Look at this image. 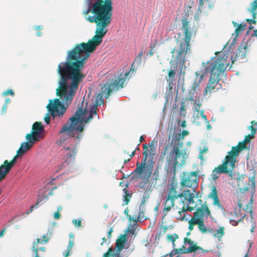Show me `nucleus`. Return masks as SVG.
Listing matches in <instances>:
<instances>
[{
  "mask_svg": "<svg viewBox=\"0 0 257 257\" xmlns=\"http://www.w3.org/2000/svg\"><path fill=\"white\" fill-rule=\"evenodd\" d=\"M92 13L93 16L85 17V19L90 23H96V35L87 43H82L68 51L65 61L58 65L59 83L61 86H67L68 98L75 94L79 84L83 81L86 74L83 72V69L86 60L90 53L101 43L107 32L106 27L111 22L112 12L97 11Z\"/></svg>",
  "mask_w": 257,
  "mask_h": 257,
  "instance_id": "1",
  "label": "nucleus"
},
{
  "mask_svg": "<svg viewBox=\"0 0 257 257\" xmlns=\"http://www.w3.org/2000/svg\"><path fill=\"white\" fill-rule=\"evenodd\" d=\"M232 23L234 27L237 26L235 30V37L233 38L231 43L229 41L227 42L221 52H216V56L212 57L209 61H207L205 64L202 63L203 66L200 72H196L197 78L187 95V98L191 101V103H193L194 113L192 121L196 122L197 125L200 124L198 120L200 116L199 110L202 105L199 98L197 99L198 92L200 89L199 83L201 81L205 79L208 75H210L209 82L205 88L204 94L206 95L207 92H211L215 88V86L218 84L221 86V84L218 83V81L220 79V75L224 71L229 64L227 59L230 57L233 63L236 59H242L246 55V49L248 46L247 42H242L236 51L232 54L234 47L236 44V38L244 30L246 26L245 24H237L234 21H232Z\"/></svg>",
  "mask_w": 257,
  "mask_h": 257,
  "instance_id": "2",
  "label": "nucleus"
},
{
  "mask_svg": "<svg viewBox=\"0 0 257 257\" xmlns=\"http://www.w3.org/2000/svg\"><path fill=\"white\" fill-rule=\"evenodd\" d=\"M86 110V108L84 109L82 106L79 107L60 132V134H65L68 137L67 144L64 147L65 150L64 162L59 166L60 170L65 165H70L74 161L77 152L76 148L83 136L81 133L84 129V124L90 122L93 118L92 116L89 115L88 117L84 116Z\"/></svg>",
  "mask_w": 257,
  "mask_h": 257,
  "instance_id": "3",
  "label": "nucleus"
},
{
  "mask_svg": "<svg viewBox=\"0 0 257 257\" xmlns=\"http://www.w3.org/2000/svg\"><path fill=\"white\" fill-rule=\"evenodd\" d=\"M58 87L56 89V94L59 96L62 100H60L59 98L50 99L49 103L47 105L48 112L45 114L44 119L45 122L49 124L50 121V115L53 118L58 116L62 117L63 114L65 112L68 105L70 104L72 100L75 95L71 97H67L69 94V90L66 85L64 87L61 86L58 82Z\"/></svg>",
  "mask_w": 257,
  "mask_h": 257,
  "instance_id": "4",
  "label": "nucleus"
},
{
  "mask_svg": "<svg viewBox=\"0 0 257 257\" xmlns=\"http://www.w3.org/2000/svg\"><path fill=\"white\" fill-rule=\"evenodd\" d=\"M181 134L174 133L172 136L171 145H173L168 160L169 169L174 175L177 165L183 166L188 157L189 151L187 148H183V143L180 141Z\"/></svg>",
  "mask_w": 257,
  "mask_h": 257,
  "instance_id": "5",
  "label": "nucleus"
},
{
  "mask_svg": "<svg viewBox=\"0 0 257 257\" xmlns=\"http://www.w3.org/2000/svg\"><path fill=\"white\" fill-rule=\"evenodd\" d=\"M124 81L125 79H123L121 76L109 79L106 83L101 87V92L96 97L95 102L90 107L89 115L92 117L93 115H97L99 118V115L96 112V107L104 103L103 96L107 98L112 92L122 88V84Z\"/></svg>",
  "mask_w": 257,
  "mask_h": 257,
  "instance_id": "6",
  "label": "nucleus"
},
{
  "mask_svg": "<svg viewBox=\"0 0 257 257\" xmlns=\"http://www.w3.org/2000/svg\"><path fill=\"white\" fill-rule=\"evenodd\" d=\"M182 24V31L185 35V38L184 42H181L180 44L179 51L176 57V61L177 65L182 67L185 62V56L187 51L190 48L189 42L191 40V33L189 31L190 27H189V22L187 19H183Z\"/></svg>",
  "mask_w": 257,
  "mask_h": 257,
  "instance_id": "7",
  "label": "nucleus"
},
{
  "mask_svg": "<svg viewBox=\"0 0 257 257\" xmlns=\"http://www.w3.org/2000/svg\"><path fill=\"white\" fill-rule=\"evenodd\" d=\"M85 0L87 9L83 12L86 15L90 12H95L97 11L112 12L113 7L112 0Z\"/></svg>",
  "mask_w": 257,
  "mask_h": 257,
  "instance_id": "8",
  "label": "nucleus"
},
{
  "mask_svg": "<svg viewBox=\"0 0 257 257\" xmlns=\"http://www.w3.org/2000/svg\"><path fill=\"white\" fill-rule=\"evenodd\" d=\"M44 138L43 133L40 130H32L30 133H28L26 136L27 142L21 143V146L17 151V156L24 155L37 142Z\"/></svg>",
  "mask_w": 257,
  "mask_h": 257,
  "instance_id": "9",
  "label": "nucleus"
},
{
  "mask_svg": "<svg viewBox=\"0 0 257 257\" xmlns=\"http://www.w3.org/2000/svg\"><path fill=\"white\" fill-rule=\"evenodd\" d=\"M128 237L126 234H120L115 242V248L113 247H110L107 252L105 253L102 257H122L120 254L121 251L123 248H128L129 244H127Z\"/></svg>",
  "mask_w": 257,
  "mask_h": 257,
  "instance_id": "10",
  "label": "nucleus"
},
{
  "mask_svg": "<svg viewBox=\"0 0 257 257\" xmlns=\"http://www.w3.org/2000/svg\"><path fill=\"white\" fill-rule=\"evenodd\" d=\"M181 177L180 183L182 186L191 188L193 192H195V189L198 187L199 182L197 173L194 172L188 173L183 172Z\"/></svg>",
  "mask_w": 257,
  "mask_h": 257,
  "instance_id": "11",
  "label": "nucleus"
},
{
  "mask_svg": "<svg viewBox=\"0 0 257 257\" xmlns=\"http://www.w3.org/2000/svg\"><path fill=\"white\" fill-rule=\"evenodd\" d=\"M244 148V141H243L240 145L232 147L231 151L228 152V155L226 156L224 162H227V165L229 166L230 170H233L234 168L236 157Z\"/></svg>",
  "mask_w": 257,
  "mask_h": 257,
  "instance_id": "12",
  "label": "nucleus"
},
{
  "mask_svg": "<svg viewBox=\"0 0 257 257\" xmlns=\"http://www.w3.org/2000/svg\"><path fill=\"white\" fill-rule=\"evenodd\" d=\"M193 217L196 222L199 220H204L205 218H207L209 215H210V212L206 204H203L200 207L196 208V211L194 213Z\"/></svg>",
  "mask_w": 257,
  "mask_h": 257,
  "instance_id": "13",
  "label": "nucleus"
},
{
  "mask_svg": "<svg viewBox=\"0 0 257 257\" xmlns=\"http://www.w3.org/2000/svg\"><path fill=\"white\" fill-rule=\"evenodd\" d=\"M232 170L230 172L229 166L227 165V162H223L222 166H219L217 168H215L211 174L212 178L214 180H216L219 177V174L228 173L230 176H232Z\"/></svg>",
  "mask_w": 257,
  "mask_h": 257,
  "instance_id": "14",
  "label": "nucleus"
},
{
  "mask_svg": "<svg viewBox=\"0 0 257 257\" xmlns=\"http://www.w3.org/2000/svg\"><path fill=\"white\" fill-rule=\"evenodd\" d=\"M142 55V52H141L138 55V56L135 58V60L132 65V67L131 68V69L130 71L125 72L123 75L122 74V72H121L119 74H117V75H116V76L114 75L113 78L121 76L123 79H125V81H124V82H123V84H122V85H123V84L125 82V81L128 77V75H129L130 72L132 70H133V71H134L135 70V68L136 65H137V66H138L141 64Z\"/></svg>",
  "mask_w": 257,
  "mask_h": 257,
  "instance_id": "15",
  "label": "nucleus"
},
{
  "mask_svg": "<svg viewBox=\"0 0 257 257\" xmlns=\"http://www.w3.org/2000/svg\"><path fill=\"white\" fill-rule=\"evenodd\" d=\"M182 198L188 201V205H192L194 203V198H197L198 196V192H193L192 190H185L181 193Z\"/></svg>",
  "mask_w": 257,
  "mask_h": 257,
  "instance_id": "16",
  "label": "nucleus"
},
{
  "mask_svg": "<svg viewBox=\"0 0 257 257\" xmlns=\"http://www.w3.org/2000/svg\"><path fill=\"white\" fill-rule=\"evenodd\" d=\"M140 164L141 167L142 166V175L143 178L150 177L153 169L152 165H146V163H141Z\"/></svg>",
  "mask_w": 257,
  "mask_h": 257,
  "instance_id": "17",
  "label": "nucleus"
},
{
  "mask_svg": "<svg viewBox=\"0 0 257 257\" xmlns=\"http://www.w3.org/2000/svg\"><path fill=\"white\" fill-rule=\"evenodd\" d=\"M142 166L141 167L139 162H137L136 168L132 172L130 175V179L133 180L140 178L142 174Z\"/></svg>",
  "mask_w": 257,
  "mask_h": 257,
  "instance_id": "18",
  "label": "nucleus"
},
{
  "mask_svg": "<svg viewBox=\"0 0 257 257\" xmlns=\"http://www.w3.org/2000/svg\"><path fill=\"white\" fill-rule=\"evenodd\" d=\"M216 0H200L198 8L199 10H201L202 8H207L209 9H211Z\"/></svg>",
  "mask_w": 257,
  "mask_h": 257,
  "instance_id": "19",
  "label": "nucleus"
},
{
  "mask_svg": "<svg viewBox=\"0 0 257 257\" xmlns=\"http://www.w3.org/2000/svg\"><path fill=\"white\" fill-rule=\"evenodd\" d=\"M257 8V0H254L253 2H252L251 4V9L249 10L251 12L252 15V19H247L246 22H248L249 24H256V21H255V13L254 11L256 10V8Z\"/></svg>",
  "mask_w": 257,
  "mask_h": 257,
  "instance_id": "20",
  "label": "nucleus"
},
{
  "mask_svg": "<svg viewBox=\"0 0 257 257\" xmlns=\"http://www.w3.org/2000/svg\"><path fill=\"white\" fill-rule=\"evenodd\" d=\"M195 222V223L198 225V229L199 230L203 233H205L207 232H208L209 233H212L213 231V228H207L205 225H204V220H199V222H197L196 221V220H194Z\"/></svg>",
  "mask_w": 257,
  "mask_h": 257,
  "instance_id": "21",
  "label": "nucleus"
},
{
  "mask_svg": "<svg viewBox=\"0 0 257 257\" xmlns=\"http://www.w3.org/2000/svg\"><path fill=\"white\" fill-rule=\"evenodd\" d=\"M175 200V199L172 198L168 197V196H167V198L164 204V208L163 209L164 212H168L170 210L171 208L174 206Z\"/></svg>",
  "mask_w": 257,
  "mask_h": 257,
  "instance_id": "22",
  "label": "nucleus"
},
{
  "mask_svg": "<svg viewBox=\"0 0 257 257\" xmlns=\"http://www.w3.org/2000/svg\"><path fill=\"white\" fill-rule=\"evenodd\" d=\"M209 198L212 199L213 202H217L218 201V197L217 195V190L216 187L214 185L211 186V190L208 195Z\"/></svg>",
  "mask_w": 257,
  "mask_h": 257,
  "instance_id": "23",
  "label": "nucleus"
},
{
  "mask_svg": "<svg viewBox=\"0 0 257 257\" xmlns=\"http://www.w3.org/2000/svg\"><path fill=\"white\" fill-rule=\"evenodd\" d=\"M46 191L43 190H40L38 192L37 201L35 203L36 206H38L39 204L44 201V200H48V198L47 195L46 194Z\"/></svg>",
  "mask_w": 257,
  "mask_h": 257,
  "instance_id": "24",
  "label": "nucleus"
},
{
  "mask_svg": "<svg viewBox=\"0 0 257 257\" xmlns=\"http://www.w3.org/2000/svg\"><path fill=\"white\" fill-rule=\"evenodd\" d=\"M214 237H217L219 239L224 234V227L220 226L217 229H214L212 233Z\"/></svg>",
  "mask_w": 257,
  "mask_h": 257,
  "instance_id": "25",
  "label": "nucleus"
},
{
  "mask_svg": "<svg viewBox=\"0 0 257 257\" xmlns=\"http://www.w3.org/2000/svg\"><path fill=\"white\" fill-rule=\"evenodd\" d=\"M191 247H189L187 248H186L185 245H183L181 248L179 249H174V254H181L183 253H192Z\"/></svg>",
  "mask_w": 257,
  "mask_h": 257,
  "instance_id": "26",
  "label": "nucleus"
},
{
  "mask_svg": "<svg viewBox=\"0 0 257 257\" xmlns=\"http://www.w3.org/2000/svg\"><path fill=\"white\" fill-rule=\"evenodd\" d=\"M167 196L174 199H176L178 197H180L181 199L182 198V193H178L176 190H170Z\"/></svg>",
  "mask_w": 257,
  "mask_h": 257,
  "instance_id": "27",
  "label": "nucleus"
},
{
  "mask_svg": "<svg viewBox=\"0 0 257 257\" xmlns=\"http://www.w3.org/2000/svg\"><path fill=\"white\" fill-rule=\"evenodd\" d=\"M186 215L183 216L182 217V220H185L186 221H187L189 224L188 228L190 230H192L193 229V225L194 224H196L195 223V222L194 220H195L193 217H191L190 219H189V218H185Z\"/></svg>",
  "mask_w": 257,
  "mask_h": 257,
  "instance_id": "28",
  "label": "nucleus"
},
{
  "mask_svg": "<svg viewBox=\"0 0 257 257\" xmlns=\"http://www.w3.org/2000/svg\"><path fill=\"white\" fill-rule=\"evenodd\" d=\"M32 130H40V132L43 133L44 131V128L43 126L42 125V124L40 122H39L38 121H36L34 123L32 126Z\"/></svg>",
  "mask_w": 257,
  "mask_h": 257,
  "instance_id": "29",
  "label": "nucleus"
},
{
  "mask_svg": "<svg viewBox=\"0 0 257 257\" xmlns=\"http://www.w3.org/2000/svg\"><path fill=\"white\" fill-rule=\"evenodd\" d=\"M123 191L124 192L125 195L123 196V202H125V205H127L130 202V198L132 197V194L130 193L128 191L124 188Z\"/></svg>",
  "mask_w": 257,
  "mask_h": 257,
  "instance_id": "30",
  "label": "nucleus"
},
{
  "mask_svg": "<svg viewBox=\"0 0 257 257\" xmlns=\"http://www.w3.org/2000/svg\"><path fill=\"white\" fill-rule=\"evenodd\" d=\"M176 70L175 67H174V69H172L171 70H170V71L168 73V78H166L167 81L176 80L175 79V74Z\"/></svg>",
  "mask_w": 257,
  "mask_h": 257,
  "instance_id": "31",
  "label": "nucleus"
},
{
  "mask_svg": "<svg viewBox=\"0 0 257 257\" xmlns=\"http://www.w3.org/2000/svg\"><path fill=\"white\" fill-rule=\"evenodd\" d=\"M251 123L252 124L251 126H249L248 127V129H250L251 130V134L252 137H254V135L256 133V131L257 129V122L255 121H252L251 122Z\"/></svg>",
  "mask_w": 257,
  "mask_h": 257,
  "instance_id": "32",
  "label": "nucleus"
},
{
  "mask_svg": "<svg viewBox=\"0 0 257 257\" xmlns=\"http://www.w3.org/2000/svg\"><path fill=\"white\" fill-rule=\"evenodd\" d=\"M169 83V89L171 93L176 90V80L167 81Z\"/></svg>",
  "mask_w": 257,
  "mask_h": 257,
  "instance_id": "33",
  "label": "nucleus"
},
{
  "mask_svg": "<svg viewBox=\"0 0 257 257\" xmlns=\"http://www.w3.org/2000/svg\"><path fill=\"white\" fill-rule=\"evenodd\" d=\"M186 114V110L185 109V105L184 102H181L180 106V110L179 118H184Z\"/></svg>",
  "mask_w": 257,
  "mask_h": 257,
  "instance_id": "34",
  "label": "nucleus"
},
{
  "mask_svg": "<svg viewBox=\"0 0 257 257\" xmlns=\"http://www.w3.org/2000/svg\"><path fill=\"white\" fill-rule=\"evenodd\" d=\"M249 181L251 182L250 187H251V193L253 194L255 192V177L254 176L251 177L249 179Z\"/></svg>",
  "mask_w": 257,
  "mask_h": 257,
  "instance_id": "35",
  "label": "nucleus"
},
{
  "mask_svg": "<svg viewBox=\"0 0 257 257\" xmlns=\"http://www.w3.org/2000/svg\"><path fill=\"white\" fill-rule=\"evenodd\" d=\"M200 116L204 120L205 123L207 124L206 127L207 130H210L211 128V125L209 124V121L207 119V116L203 114V110L200 111Z\"/></svg>",
  "mask_w": 257,
  "mask_h": 257,
  "instance_id": "36",
  "label": "nucleus"
},
{
  "mask_svg": "<svg viewBox=\"0 0 257 257\" xmlns=\"http://www.w3.org/2000/svg\"><path fill=\"white\" fill-rule=\"evenodd\" d=\"M186 243L189 244V247H191L192 252H193L194 247L196 245L194 244V242L191 241V240L188 239L187 238H185L184 239V245H185Z\"/></svg>",
  "mask_w": 257,
  "mask_h": 257,
  "instance_id": "37",
  "label": "nucleus"
},
{
  "mask_svg": "<svg viewBox=\"0 0 257 257\" xmlns=\"http://www.w3.org/2000/svg\"><path fill=\"white\" fill-rule=\"evenodd\" d=\"M167 238L168 241L173 242L175 241L176 239L178 238V235L176 233H174L173 235L168 234L167 235Z\"/></svg>",
  "mask_w": 257,
  "mask_h": 257,
  "instance_id": "38",
  "label": "nucleus"
},
{
  "mask_svg": "<svg viewBox=\"0 0 257 257\" xmlns=\"http://www.w3.org/2000/svg\"><path fill=\"white\" fill-rule=\"evenodd\" d=\"M36 243L35 242L33 243V245L32 247V250L34 252V254H33L32 257H40L38 254V247H36Z\"/></svg>",
  "mask_w": 257,
  "mask_h": 257,
  "instance_id": "39",
  "label": "nucleus"
},
{
  "mask_svg": "<svg viewBox=\"0 0 257 257\" xmlns=\"http://www.w3.org/2000/svg\"><path fill=\"white\" fill-rule=\"evenodd\" d=\"M49 240V238L46 236V235H43V239H41L40 238H37V242H35L36 243V247L38 246L37 243H42L43 242L47 243Z\"/></svg>",
  "mask_w": 257,
  "mask_h": 257,
  "instance_id": "40",
  "label": "nucleus"
},
{
  "mask_svg": "<svg viewBox=\"0 0 257 257\" xmlns=\"http://www.w3.org/2000/svg\"><path fill=\"white\" fill-rule=\"evenodd\" d=\"M213 204L214 205L217 206L218 208L221 210V211L223 212L224 214H225V208H224L223 206L220 203L219 200H218V201L217 202H213Z\"/></svg>",
  "mask_w": 257,
  "mask_h": 257,
  "instance_id": "41",
  "label": "nucleus"
},
{
  "mask_svg": "<svg viewBox=\"0 0 257 257\" xmlns=\"http://www.w3.org/2000/svg\"><path fill=\"white\" fill-rule=\"evenodd\" d=\"M143 209L142 210H140V212L139 213V215H138V220L140 221H144L145 219H146V218H144V212H143Z\"/></svg>",
  "mask_w": 257,
  "mask_h": 257,
  "instance_id": "42",
  "label": "nucleus"
},
{
  "mask_svg": "<svg viewBox=\"0 0 257 257\" xmlns=\"http://www.w3.org/2000/svg\"><path fill=\"white\" fill-rule=\"evenodd\" d=\"M204 251V250L202 249V247L197 245L194 247L193 251V252H194L195 253H200L203 252Z\"/></svg>",
  "mask_w": 257,
  "mask_h": 257,
  "instance_id": "43",
  "label": "nucleus"
},
{
  "mask_svg": "<svg viewBox=\"0 0 257 257\" xmlns=\"http://www.w3.org/2000/svg\"><path fill=\"white\" fill-rule=\"evenodd\" d=\"M184 118H179L178 120V125L183 127L186 126V121L184 119Z\"/></svg>",
  "mask_w": 257,
  "mask_h": 257,
  "instance_id": "44",
  "label": "nucleus"
},
{
  "mask_svg": "<svg viewBox=\"0 0 257 257\" xmlns=\"http://www.w3.org/2000/svg\"><path fill=\"white\" fill-rule=\"evenodd\" d=\"M8 94H10L11 95H14V91H13V90L12 89H9V90H8L6 91H4L3 93H2V96H5Z\"/></svg>",
  "mask_w": 257,
  "mask_h": 257,
  "instance_id": "45",
  "label": "nucleus"
},
{
  "mask_svg": "<svg viewBox=\"0 0 257 257\" xmlns=\"http://www.w3.org/2000/svg\"><path fill=\"white\" fill-rule=\"evenodd\" d=\"M143 158L141 163H147V160L148 158V153L145 151L143 154Z\"/></svg>",
  "mask_w": 257,
  "mask_h": 257,
  "instance_id": "46",
  "label": "nucleus"
},
{
  "mask_svg": "<svg viewBox=\"0 0 257 257\" xmlns=\"http://www.w3.org/2000/svg\"><path fill=\"white\" fill-rule=\"evenodd\" d=\"M72 223L77 227H79L81 225V221L79 219H73L72 220Z\"/></svg>",
  "mask_w": 257,
  "mask_h": 257,
  "instance_id": "47",
  "label": "nucleus"
},
{
  "mask_svg": "<svg viewBox=\"0 0 257 257\" xmlns=\"http://www.w3.org/2000/svg\"><path fill=\"white\" fill-rule=\"evenodd\" d=\"M170 185L171 186V188L170 190H176V189L178 188L177 184L175 183L173 181L170 183Z\"/></svg>",
  "mask_w": 257,
  "mask_h": 257,
  "instance_id": "48",
  "label": "nucleus"
},
{
  "mask_svg": "<svg viewBox=\"0 0 257 257\" xmlns=\"http://www.w3.org/2000/svg\"><path fill=\"white\" fill-rule=\"evenodd\" d=\"M146 198L145 197H143V198L142 199L141 204L139 206V209L140 210H142L144 208V204L145 203L146 201Z\"/></svg>",
  "mask_w": 257,
  "mask_h": 257,
  "instance_id": "49",
  "label": "nucleus"
},
{
  "mask_svg": "<svg viewBox=\"0 0 257 257\" xmlns=\"http://www.w3.org/2000/svg\"><path fill=\"white\" fill-rule=\"evenodd\" d=\"M18 215H16V216H14L11 219H10V220H9V222L11 223H14V222L18 221L19 220V219H16L18 218Z\"/></svg>",
  "mask_w": 257,
  "mask_h": 257,
  "instance_id": "50",
  "label": "nucleus"
},
{
  "mask_svg": "<svg viewBox=\"0 0 257 257\" xmlns=\"http://www.w3.org/2000/svg\"><path fill=\"white\" fill-rule=\"evenodd\" d=\"M73 245H74V241L72 240H70L69 241V243H68V245L67 246V248L71 250Z\"/></svg>",
  "mask_w": 257,
  "mask_h": 257,
  "instance_id": "51",
  "label": "nucleus"
},
{
  "mask_svg": "<svg viewBox=\"0 0 257 257\" xmlns=\"http://www.w3.org/2000/svg\"><path fill=\"white\" fill-rule=\"evenodd\" d=\"M71 250L67 248L66 250H65L63 252V255L65 257H67L70 255V252Z\"/></svg>",
  "mask_w": 257,
  "mask_h": 257,
  "instance_id": "52",
  "label": "nucleus"
},
{
  "mask_svg": "<svg viewBox=\"0 0 257 257\" xmlns=\"http://www.w3.org/2000/svg\"><path fill=\"white\" fill-rule=\"evenodd\" d=\"M38 207V206H36L35 204L31 206L30 209H29L27 211V214H29L31 213L34 208H37Z\"/></svg>",
  "mask_w": 257,
  "mask_h": 257,
  "instance_id": "53",
  "label": "nucleus"
},
{
  "mask_svg": "<svg viewBox=\"0 0 257 257\" xmlns=\"http://www.w3.org/2000/svg\"><path fill=\"white\" fill-rule=\"evenodd\" d=\"M41 26H36L35 27V29L38 31L37 33V36H41V32L39 31V30H40L41 29Z\"/></svg>",
  "mask_w": 257,
  "mask_h": 257,
  "instance_id": "54",
  "label": "nucleus"
},
{
  "mask_svg": "<svg viewBox=\"0 0 257 257\" xmlns=\"http://www.w3.org/2000/svg\"><path fill=\"white\" fill-rule=\"evenodd\" d=\"M229 222L233 226H236L238 224V222L234 219H230Z\"/></svg>",
  "mask_w": 257,
  "mask_h": 257,
  "instance_id": "55",
  "label": "nucleus"
},
{
  "mask_svg": "<svg viewBox=\"0 0 257 257\" xmlns=\"http://www.w3.org/2000/svg\"><path fill=\"white\" fill-rule=\"evenodd\" d=\"M113 232L112 227L110 228L107 232V238L109 239L111 237V233Z\"/></svg>",
  "mask_w": 257,
  "mask_h": 257,
  "instance_id": "56",
  "label": "nucleus"
},
{
  "mask_svg": "<svg viewBox=\"0 0 257 257\" xmlns=\"http://www.w3.org/2000/svg\"><path fill=\"white\" fill-rule=\"evenodd\" d=\"M7 109V104H4L3 106V108H2V114H3L6 112Z\"/></svg>",
  "mask_w": 257,
  "mask_h": 257,
  "instance_id": "57",
  "label": "nucleus"
},
{
  "mask_svg": "<svg viewBox=\"0 0 257 257\" xmlns=\"http://www.w3.org/2000/svg\"><path fill=\"white\" fill-rule=\"evenodd\" d=\"M207 151V148L206 147H204L202 149H200V154H203V153H205Z\"/></svg>",
  "mask_w": 257,
  "mask_h": 257,
  "instance_id": "58",
  "label": "nucleus"
},
{
  "mask_svg": "<svg viewBox=\"0 0 257 257\" xmlns=\"http://www.w3.org/2000/svg\"><path fill=\"white\" fill-rule=\"evenodd\" d=\"M54 218L55 219H58L60 218V215L59 214L58 212H56L54 213Z\"/></svg>",
  "mask_w": 257,
  "mask_h": 257,
  "instance_id": "59",
  "label": "nucleus"
},
{
  "mask_svg": "<svg viewBox=\"0 0 257 257\" xmlns=\"http://www.w3.org/2000/svg\"><path fill=\"white\" fill-rule=\"evenodd\" d=\"M249 189V188L248 187H244L243 188H241V190L243 192V193L247 192V191H248Z\"/></svg>",
  "mask_w": 257,
  "mask_h": 257,
  "instance_id": "60",
  "label": "nucleus"
},
{
  "mask_svg": "<svg viewBox=\"0 0 257 257\" xmlns=\"http://www.w3.org/2000/svg\"><path fill=\"white\" fill-rule=\"evenodd\" d=\"M189 205H188V204H187L188 210L190 212H192L193 210H194V208L192 207L189 206Z\"/></svg>",
  "mask_w": 257,
  "mask_h": 257,
  "instance_id": "61",
  "label": "nucleus"
},
{
  "mask_svg": "<svg viewBox=\"0 0 257 257\" xmlns=\"http://www.w3.org/2000/svg\"><path fill=\"white\" fill-rule=\"evenodd\" d=\"M155 162L152 160V159H149L148 161V163L147 165H152V166L153 167V164Z\"/></svg>",
  "mask_w": 257,
  "mask_h": 257,
  "instance_id": "62",
  "label": "nucleus"
},
{
  "mask_svg": "<svg viewBox=\"0 0 257 257\" xmlns=\"http://www.w3.org/2000/svg\"><path fill=\"white\" fill-rule=\"evenodd\" d=\"M128 231L130 232V233H134V232H135V230L134 228H132L131 229L130 228V227H128L127 230H126V231Z\"/></svg>",
  "mask_w": 257,
  "mask_h": 257,
  "instance_id": "63",
  "label": "nucleus"
},
{
  "mask_svg": "<svg viewBox=\"0 0 257 257\" xmlns=\"http://www.w3.org/2000/svg\"><path fill=\"white\" fill-rule=\"evenodd\" d=\"M153 54V49H151L147 54V56H151Z\"/></svg>",
  "mask_w": 257,
  "mask_h": 257,
  "instance_id": "64",
  "label": "nucleus"
}]
</instances>
